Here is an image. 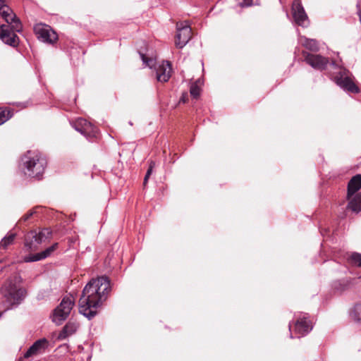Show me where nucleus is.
Masks as SVG:
<instances>
[{
    "label": "nucleus",
    "mask_w": 361,
    "mask_h": 361,
    "mask_svg": "<svg viewBox=\"0 0 361 361\" xmlns=\"http://www.w3.org/2000/svg\"><path fill=\"white\" fill-rule=\"evenodd\" d=\"M111 290L110 281L106 276L92 279L85 286L79 299V312L88 319L97 314V310L107 298Z\"/></svg>",
    "instance_id": "1"
},
{
    "label": "nucleus",
    "mask_w": 361,
    "mask_h": 361,
    "mask_svg": "<svg viewBox=\"0 0 361 361\" xmlns=\"http://www.w3.org/2000/svg\"><path fill=\"white\" fill-rule=\"evenodd\" d=\"M305 62L313 68L325 70L329 66L333 70L331 80L342 90L349 93H359L360 89L353 81V76L346 68L339 66L334 61L329 62L328 58L319 54L303 53Z\"/></svg>",
    "instance_id": "2"
},
{
    "label": "nucleus",
    "mask_w": 361,
    "mask_h": 361,
    "mask_svg": "<svg viewBox=\"0 0 361 361\" xmlns=\"http://www.w3.org/2000/svg\"><path fill=\"white\" fill-rule=\"evenodd\" d=\"M143 65L149 68L156 70V75L158 81L161 82H167L171 76V65L168 61H162L161 64L157 66L156 56L152 51L147 50L146 53L138 51Z\"/></svg>",
    "instance_id": "3"
},
{
    "label": "nucleus",
    "mask_w": 361,
    "mask_h": 361,
    "mask_svg": "<svg viewBox=\"0 0 361 361\" xmlns=\"http://www.w3.org/2000/svg\"><path fill=\"white\" fill-rule=\"evenodd\" d=\"M20 278L16 277L13 280L7 281L1 288V294L8 308L19 305L26 295L25 289L17 285Z\"/></svg>",
    "instance_id": "4"
},
{
    "label": "nucleus",
    "mask_w": 361,
    "mask_h": 361,
    "mask_svg": "<svg viewBox=\"0 0 361 361\" xmlns=\"http://www.w3.org/2000/svg\"><path fill=\"white\" fill-rule=\"evenodd\" d=\"M74 304L75 300L72 295L65 296L54 309L51 315L52 322L61 325L69 316Z\"/></svg>",
    "instance_id": "5"
},
{
    "label": "nucleus",
    "mask_w": 361,
    "mask_h": 361,
    "mask_svg": "<svg viewBox=\"0 0 361 361\" xmlns=\"http://www.w3.org/2000/svg\"><path fill=\"white\" fill-rule=\"evenodd\" d=\"M51 232L49 228H44L39 232L31 231L25 237V247L28 251L36 250L45 240L49 238Z\"/></svg>",
    "instance_id": "6"
},
{
    "label": "nucleus",
    "mask_w": 361,
    "mask_h": 361,
    "mask_svg": "<svg viewBox=\"0 0 361 361\" xmlns=\"http://www.w3.org/2000/svg\"><path fill=\"white\" fill-rule=\"evenodd\" d=\"M71 126L90 142H93L97 140L99 134L98 128L86 119L78 118L71 123Z\"/></svg>",
    "instance_id": "7"
},
{
    "label": "nucleus",
    "mask_w": 361,
    "mask_h": 361,
    "mask_svg": "<svg viewBox=\"0 0 361 361\" xmlns=\"http://www.w3.org/2000/svg\"><path fill=\"white\" fill-rule=\"evenodd\" d=\"M46 165L47 159H28L23 164V173L29 177L39 178Z\"/></svg>",
    "instance_id": "8"
},
{
    "label": "nucleus",
    "mask_w": 361,
    "mask_h": 361,
    "mask_svg": "<svg viewBox=\"0 0 361 361\" xmlns=\"http://www.w3.org/2000/svg\"><path fill=\"white\" fill-rule=\"evenodd\" d=\"M192 37V29L188 22H178L176 24L175 44L177 48L184 47Z\"/></svg>",
    "instance_id": "9"
},
{
    "label": "nucleus",
    "mask_w": 361,
    "mask_h": 361,
    "mask_svg": "<svg viewBox=\"0 0 361 361\" xmlns=\"http://www.w3.org/2000/svg\"><path fill=\"white\" fill-rule=\"evenodd\" d=\"M16 32L13 25L3 24L0 26V39L8 46L17 47L20 39Z\"/></svg>",
    "instance_id": "10"
},
{
    "label": "nucleus",
    "mask_w": 361,
    "mask_h": 361,
    "mask_svg": "<svg viewBox=\"0 0 361 361\" xmlns=\"http://www.w3.org/2000/svg\"><path fill=\"white\" fill-rule=\"evenodd\" d=\"M34 31L37 38L43 42L54 44L58 39L56 33L47 25H36Z\"/></svg>",
    "instance_id": "11"
},
{
    "label": "nucleus",
    "mask_w": 361,
    "mask_h": 361,
    "mask_svg": "<svg viewBox=\"0 0 361 361\" xmlns=\"http://www.w3.org/2000/svg\"><path fill=\"white\" fill-rule=\"evenodd\" d=\"M0 14L8 23L7 25H13L14 30L21 32L22 24L20 19L6 4L0 6Z\"/></svg>",
    "instance_id": "12"
},
{
    "label": "nucleus",
    "mask_w": 361,
    "mask_h": 361,
    "mask_svg": "<svg viewBox=\"0 0 361 361\" xmlns=\"http://www.w3.org/2000/svg\"><path fill=\"white\" fill-rule=\"evenodd\" d=\"M292 13L295 23L300 26L307 27L308 18L300 0H294L292 4Z\"/></svg>",
    "instance_id": "13"
},
{
    "label": "nucleus",
    "mask_w": 361,
    "mask_h": 361,
    "mask_svg": "<svg viewBox=\"0 0 361 361\" xmlns=\"http://www.w3.org/2000/svg\"><path fill=\"white\" fill-rule=\"evenodd\" d=\"M312 329V323L307 317V314L298 318L295 322V333L305 336L308 334Z\"/></svg>",
    "instance_id": "14"
},
{
    "label": "nucleus",
    "mask_w": 361,
    "mask_h": 361,
    "mask_svg": "<svg viewBox=\"0 0 361 361\" xmlns=\"http://www.w3.org/2000/svg\"><path fill=\"white\" fill-rule=\"evenodd\" d=\"M58 243H54L41 252L25 256L24 257V262H32L44 259L50 256L51 254L56 249Z\"/></svg>",
    "instance_id": "15"
},
{
    "label": "nucleus",
    "mask_w": 361,
    "mask_h": 361,
    "mask_svg": "<svg viewBox=\"0 0 361 361\" xmlns=\"http://www.w3.org/2000/svg\"><path fill=\"white\" fill-rule=\"evenodd\" d=\"M49 345V341L46 338H41L36 341L25 353V357H29L32 355L42 353Z\"/></svg>",
    "instance_id": "16"
},
{
    "label": "nucleus",
    "mask_w": 361,
    "mask_h": 361,
    "mask_svg": "<svg viewBox=\"0 0 361 361\" xmlns=\"http://www.w3.org/2000/svg\"><path fill=\"white\" fill-rule=\"evenodd\" d=\"M361 188V175L357 174L354 176L348 184V198L353 195Z\"/></svg>",
    "instance_id": "17"
},
{
    "label": "nucleus",
    "mask_w": 361,
    "mask_h": 361,
    "mask_svg": "<svg viewBox=\"0 0 361 361\" xmlns=\"http://www.w3.org/2000/svg\"><path fill=\"white\" fill-rule=\"evenodd\" d=\"M78 326L75 322H68L62 331L59 333V338L61 340L66 338L68 336L73 334L78 329Z\"/></svg>",
    "instance_id": "18"
},
{
    "label": "nucleus",
    "mask_w": 361,
    "mask_h": 361,
    "mask_svg": "<svg viewBox=\"0 0 361 361\" xmlns=\"http://www.w3.org/2000/svg\"><path fill=\"white\" fill-rule=\"evenodd\" d=\"M300 43L306 49L312 51H317L319 50L318 42L314 39H309L307 37H301Z\"/></svg>",
    "instance_id": "19"
},
{
    "label": "nucleus",
    "mask_w": 361,
    "mask_h": 361,
    "mask_svg": "<svg viewBox=\"0 0 361 361\" xmlns=\"http://www.w3.org/2000/svg\"><path fill=\"white\" fill-rule=\"evenodd\" d=\"M348 208L355 213L360 212L361 211V195H357L350 200Z\"/></svg>",
    "instance_id": "20"
},
{
    "label": "nucleus",
    "mask_w": 361,
    "mask_h": 361,
    "mask_svg": "<svg viewBox=\"0 0 361 361\" xmlns=\"http://www.w3.org/2000/svg\"><path fill=\"white\" fill-rule=\"evenodd\" d=\"M16 234L14 233H8L0 242V249L6 250L8 247L12 245L16 239Z\"/></svg>",
    "instance_id": "21"
},
{
    "label": "nucleus",
    "mask_w": 361,
    "mask_h": 361,
    "mask_svg": "<svg viewBox=\"0 0 361 361\" xmlns=\"http://www.w3.org/2000/svg\"><path fill=\"white\" fill-rule=\"evenodd\" d=\"M347 261L353 266L361 267V253L354 252L348 254Z\"/></svg>",
    "instance_id": "22"
},
{
    "label": "nucleus",
    "mask_w": 361,
    "mask_h": 361,
    "mask_svg": "<svg viewBox=\"0 0 361 361\" xmlns=\"http://www.w3.org/2000/svg\"><path fill=\"white\" fill-rule=\"evenodd\" d=\"M44 154L38 149H31L25 152L20 158H42Z\"/></svg>",
    "instance_id": "23"
},
{
    "label": "nucleus",
    "mask_w": 361,
    "mask_h": 361,
    "mask_svg": "<svg viewBox=\"0 0 361 361\" xmlns=\"http://www.w3.org/2000/svg\"><path fill=\"white\" fill-rule=\"evenodd\" d=\"M350 315L355 322L361 323V303L356 304L354 306Z\"/></svg>",
    "instance_id": "24"
},
{
    "label": "nucleus",
    "mask_w": 361,
    "mask_h": 361,
    "mask_svg": "<svg viewBox=\"0 0 361 361\" xmlns=\"http://www.w3.org/2000/svg\"><path fill=\"white\" fill-rule=\"evenodd\" d=\"M349 286L348 279H342L336 281L334 283V287L336 290L339 291H343Z\"/></svg>",
    "instance_id": "25"
},
{
    "label": "nucleus",
    "mask_w": 361,
    "mask_h": 361,
    "mask_svg": "<svg viewBox=\"0 0 361 361\" xmlns=\"http://www.w3.org/2000/svg\"><path fill=\"white\" fill-rule=\"evenodd\" d=\"M40 209L39 207H36L32 209H30V211L27 212V214H25V215H23L20 219L19 220L18 223H21V222H25L27 221L30 217H32L34 214H37L38 212V210Z\"/></svg>",
    "instance_id": "26"
},
{
    "label": "nucleus",
    "mask_w": 361,
    "mask_h": 361,
    "mask_svg": "<svg viewBox=\"0 0 361 361\" xmlns=\"http://www.w3.org/2000/svg\"><path fill=\"white\" fill-rule=\"evenodd\" d=\"M12 116V114L9 110L0 111V125L4 123Z\"/></svg>",
    "instance_id": "27"
},
{
    "label": "nucleus",
    "mask_w": 361,
    "mask_h": 361,
    "mask_svg": "<svg viewBox=\"0 0 361 361\" xmlns=\"http://www.w3.org/2000/svg\"><path fill=\"white\" fill-rule=\"evenodd\" d=\"M238 4L241 7H247L258 4V0H236Z\"/></svg>",
    "instance_id": "28"
},
{
    "label": "nucleus",
    "mask_w": 361,
    "mask_h": 361,
    "mask_svg": "<svg viewBox=\"0 0 361 361\" xmlns=\"http://www.w3.org/2000/svg\"><path fill=\"white\" fill-rule=\"evenodd\" d=\"M190 93L192 97L197 99L200 94V88L196 84H192L190 88Z\"/></svg>",
    "instance_id": "29"
},
{
    "label": "nucleus",
    "mask_w": 361,
    "mask_h": 361,
    "mask_svg": "<svg viewBox=\"0 0 361 361\" xmlns=\"http://www.w3.org/2000/svg\"><path fill=\"white\" fill-rule=\"evenodd\" d=\"M155 166V162L154 161H151L150 163H149V168L147 169V175H151L152 173V170H153V168Z\"/></svg>",
    "instance_id": "30"
},
{
    "label": "nucleus",
    "mask_w": 361,
    "mask_h": 361,
    "mask_svg": "<svg viewBox=\"0 0 361 361\" xmlns=\"http://www.w3.org/2000/svg\"><path fill=\"white\" fill-rule=\"evenodd\" d=\"M186 95H187L186 94H183L182 95V97H180V102L185 103V102H186V99H185V96H186Z\"/></svg>",
    "instance_id": "31"
},
{
    "label": "nucleus",
    "mask_w": 361,
    "mask_h": 361,
    "mask_svg": "<svg viewBox=\"0 0 361 361\" xmlns=\"http://www.w3.org/2000/svg\"><path fill=\"white\" fill-rule=\"evenodd\" d=\"M149 176H150L149 175H147V174L146 173V175H145V178H144V182H143L144 185H145L147 184V180H148V179H149Z\"/></svg>",
    "instance_id": "32"
},
{
    "label": "nucleus",
    "mask_w": 361,
    "mask_h": 361,
    "mask_svg": "<svg viewBox=\"0 0 361 361\" xmlns=\"http://www.w3.org/2000/svg\"><path fill=\"white\" fill-rule=\"evenodd\" d=\"M6 4V0H0V6Z\"/></svg>",
    "instance_id": "33"
},
{
    "label": "nucleus",
    "mask_w": 361,
    "mask_h": 361,
    "mask_svg": "<svg viewBox=\"0 0 361 361\" xmlns=\"http://www.w3.org/2000/svg\"><path fill=\"white\" fill-rule=\"evenodd\" d=\"M357 13H358V16H359V18H360V23H361V10H359V11H357Z\"/></svg>",
    "instance_id": "34"
},
{
    "label": "nucleus",
    "mask_w": 361,
    "mask_h": 361,
    "mask_svg": "<svg viewBox=\"0 0 361 361\" xmlns=\"http://www.w3.org/2000/svg\"><path fill=\"white\" fill-rule=\"evenodd\" d=\"M290 328H291V324H289V330H290Z\"/></svg>",
    "instance_id": "35"
}]
</instances>
